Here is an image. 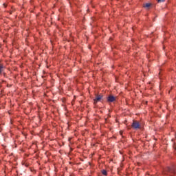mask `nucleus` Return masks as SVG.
I'll use <instances>...</instances> for the list:
<instances>
[{
    "mask_svg": "<svg viewBox=\"0 0 176 176\" xmlns=\"http://www.w3.org/2000/svg\"><path fill=\"white\" fill-rule=\"evenodd\" d=\"M131 127L134 130H138V129H141V124H140V122L134 120L132 122Z\"/></svg>",
    "mask_w": 176,
    "mask_h": 176,
    "instance_id": "nucleus-1",
    "label": "nucleus"
},
{
    "mask_svg": "<svg viewBox=\"0 0 176 176\" xmlns=\"http://www.w3.org/2000/svg\"><path fill=\"white\" fill-rule=\"evenodd\" d=\"M167 171V175L168 176H174L175 175V168L174 167H168L166 169Z\"/></svg>",
    "mask_w": 176,
    "mask_h": 176,
    "instance_id": "nucleus-2",
    "label": "nucleus"
},
{
    "mask_svg": "<svg viewBox=\"0 0 176 176\" xmlns=\"http://www.w3.org/2000/svg\"><path fill=\"white\" fill-rule=\"evenodd\" d=\"M102 94H98L96 96V98L94 99V104H97V102H102Z\"/></svg>",
    "mask_w": 176,
    "mask_h": 176,
    "instance_id": "nucleus-3",
    "label": "nucleus"
},
{
    "mask_svg": "<svg viewBox=\"0 0 176 176\" xmlns=\"http://www.w3.org/2000/svg\"><path fill=\"white\" fill-rule=\"evenodd\" d=\"M114 101H116V98L113 96H109L107 97V102H113Z\"/></svg>",
    "mask_w": 176,
    "mask_h": 176,
    "instance_id": "nucleus-4",
    "label": "nucleus"
},
{
    "mask_svg": "<svg viewBox=\"0 0 176 176\" xmlns=\"http://www.w3.org/2000/svg\"><path fill=\"white\" fill-rule=\"evenodd\" d=\"M150 6H152V3H147L143 5V8H150Z\"/></svg>",
    "mask_w": 176,
    "mask_h": 176,
    "instance_id": "nucleus-5",
    "label": "nucleus"
},
{
    "mask_svg": "<svg viewBox=\"0 0 176 176\" xmlns=\"http://www.w3.org/2000/svg\"><path fill=\"white\" fill-rule=\"evenodd\" d=\"M102 174L103 175H104V176H107V175H108V172H107V170L103 169V170H102Z\"/></svg>",
    "mask_w": 176,
    "mask_h": 176,
    "instance_id": "nucleus-6",
    "label": "nucleus"
},
{
    "mask_svg": "<svg viewBox=\"0 0 176 176\" xmlns=\"http://www.w3.org/2000/svg\"><path fill=\"white\" fill-rule=\"evenodd\" d=\"M3 64H0V75L1 74H2L3 70Z\"/></svg>",
    "mask_w": 176,
    "mask_h": 176,
    "instance_id": "nucleus-7",
    "label": "nucleus"
},
{
    "mask_svg": "<svg viewBox=\"0 0 176 176\" xmlns=\"http://www.w3.org/2000/svg\"><path fill=\"white\" fill-rule=\"evenodd\" d=\"M3 6H4V8H6V6H8V4L7 3H3Z\"/></svg>",
    "mask_w": 176,
    "mask_h": 176,
    "instance_id": "nucleus-8",
    "label": "nucleus"
},
{
    "mask_svg": "<svg viewBox=\"0 0 176 176\" xmlns=\"http://www.w3.org/2000/svg\"><path fill=\"white\" fill-rule=\"evenodd\" d=\"M120 135H123V131H120Z\"/></svg>",
    "mask_w": 176,
    "mask_h": 176,
    "instance_id": "nucleus-9",
    "label": "nucleus"
},
{
    "mask_svg": "<svg viewBox=\"0 0 176 176\" xmlns=\"http://www.w3.org/2000/svg\"><path fill=\"white\" fill-rule=\"evenodd\" d=\"M3 75H4V76H6V73H4Z\"/></svg>",
    "mask_w": 176,
    "mask_h": 176,
    "instance_id": "nucleus-10",
    "label": "nucleus"
},
{
    "mask_svg": "<svg viewBox=\"0 0 176 176\" xmlns=\"http://www.w3.org/2000/svg\"><path fill=\"white\" fill-rule=\"evenodd\" d=\"M10 14H12V11H11V12H10Z\"/></svg>",
    "mask_w": 176,
    "mask_h": 176,
    "instance_id": "nucleus-11",
    "label": "nucleus"
},
{
    "mask_svg": "<svg viewBox=\"0 0 176 176\" xmlns=\"http://www.w3.org/2000/svg\"><path fill=\"white\" fill-rule=\"evenodd\" d=\"M158 2H162V1H158Z\"/></svg>",
    "mask_w": 176,
    "mask_h": 176,
    "instance_id": "nucleus-12",
    "label": "nucleus"
}]
</instances>
